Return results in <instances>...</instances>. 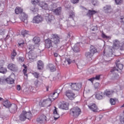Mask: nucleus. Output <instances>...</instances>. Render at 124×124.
Returning <instances> with one entry per match:
<instances>
[{"label":"nucleus","mask_w":124,"mask_h":124,"mask_svg":"<svg viewBox=\"0 0 124 124\" xmlns=\"http://www.w3.org/2000/svg\"><path fill=\"white\" fill-rule=\"evenodd\" d=\"M31 117L32 115L31 111L27 112L23 110L19 116V120L21 121V122H25L26 119L30 120V119H31Z\"/></svg>","instance_id":"obj_1"},{"label":"nucleus","mask_w":124,"mask_h":124,"mask_svg":"<svg viewBox=\"0 0 124 124\" xmlns=\"http://www.w3.org/2000/svg\"><path fill=\"white\" fill-rule=\"evenodd\" d=\"M81 109L78 107H76L70 109V114L75 118H77L81 114Z\"/></svg>","instance_id":"obj_2"},{"label":"nucleus","mask_w":124,"mask_h":124,"mask_svg":"<svg viewBox=\"0 0 124 124\" xmlns=\"http://www.w3.org/2000/svg\"><path fill=\"white\" fill-rule=\"evenodd\" d=\"M116 71H119V70L117 69L116 67L112 68L110 70V77L112 80H117V79H119V78H120L119 74H118Z\"/></svg>","instance_id":"obj_3"},{"label":"nucleus","mask_w":124,"mask_h":124,"mask_svg":"<svg viewBox=\"0 0 124 124\" xmlns=\"http://www.w3.org/2000/svg\"><path fill=\"white\" fill-rule=\"evenodd\" d=\"M28 49L29 50H30V51L26 54V57L28 56L29 60L31 62H33L34 61V57H32L31 53V51H32L34 49V45H32L31 44L29 45Z\"/></svg>","instance_id":"obj_4"},{"label":"nucleus","mask_w":124,"mask_h":124,"mask_svg":"<svg viewBox=\"0 0 124 124\" xmlns=\"http://www.w3.org/2000/svg\"><path fill=\"white\" fill-rule=\"evenodd\" d=\"M0 84H4V83H7V84H14L15 80L14 79L11 78L10 77L7 78H0Z\"/></svg>","instance_id":"obj_5"},{"label":"nucleus","mask_w":124,"mask_h":124,"mask_svg":"<svg viewBox=\"0 0 124 124\" xmlns=\"http://www.w3.org/2000/svg\"><path fill=\"white\" fill-rule=\"evenodd\" d=\"M51 39L54 44H59L60 43V36L57 34H52L51 35Z\"/></svg>","instance_id":"obj_6"},{"label":"nucleus","mask_w":124,"mask_h":124,"mask_svg":"<svg viewBox=\"0 0 124 124\" xmlns=\"http://www.w3.org/2000/svg\"><path fill=\"white\" fill-rule=\"evenodd\" d=\"M70 86H71L72 90L74 91H79L82 88L81 83H71Z\"/></svg>","instance_id":"obj_7"},{"label":"nucleus","mask_w":124,"mask_h":124,"mask_svg":"<svg viewBox=\"0 0 124 124\" xmlns=\"http://www.w3.org/2000/svg\"><path fill=\"white\" fill-rule=\"evenodd\" d=\"M65 94L68 98L71 100H73V99L76 97V96H75V93H74L71 90L66 91L65 92Z\"/></svg>","instance_id":"obj_8"},{"label":"nucleus","mask_w":124,"mask_h":124,"mask_svg":"<svg viewBox=\"0 0 124 124\" xmlns=\"http://www.w3.org/2000/svg\"><path fill=\"white\" fill-rule=\"evenodd\" d=\"M103 11L106 14H110L112 13V6L110 5H106L103 8Z\"/></svg>","instance_id":"obj_9"},{"label":"nucleus","mask_w":124,"mask_h":124,"mask_svg":"<svg viewBox=\"0 0 124 124\" xmlns=\"http://www.w3.org/2000/svg\"><path fill=\"white\" fill-rule=\"evenodd\" d=\"M9 111L10 113L13 114H15L18 111V107L17 105L15 104H12L11 105V106L9 108Z\"/></svg>","instance_id":"obj_10"},{"label":"nucleus","mask_w":124,"mask_h":124,"mask_svg":"<svg viewBox=\"0 0 124 124\" xmlns=\"http://www.w3.org/2000/svg\"><path fill=\"white\" fill-rule=\"evenodd\" d=\"M53 41L51 40L50 39H47L45 40V47L47 49H49V48H51V47H53Z\"/></svg>","instance_id":"obj_11"},{"label":"nucleus","mask_w":124,"mask_h":124,"mask_svg":"<svg viewBox=\"0 0 124 124\" xmlns=\"http://www.w3.org/2000/svg\"><path fill=\"white\" fill-rule=\"evenodd\" d=\"M95 97L98 100L103 99L105 97L104 93H102L101 91H98L96 93Z\"/></svg>","instance_id":"obj_12"},{"label":"nucleus","mask_w":124,"mask_h":124,"mask_svg":"<svg viewBox=\"0 0 124 124\" xmlns=\"http://www.w3.org/2000/svg\"><path fill=\"white\" fill-rule=\"evenodd\" d=\"M37 69L38 70H42L44 68V63L41 60H39L37 62Z\"/></svg>","instance_id":"obj_13"},{"label":"nucleus","mask_w":124,"mask_h":124,"mask_svg":"<svg viewBox=\"0 0 124 124\" xmlns=\"http://www.w3.org/2000/svg\"><path fill=\"white\" fill-rule=\"evenodd\" d=\"M20 19L21 21H22V22H24V23H27L28 22V20H27V19H28V15H27V14H26L25 13L22 12L21 14Z\"/></svg>","instance_id":"obj_14"},{"label":"nucleus","mask_w":124,"mask_h":124,"mask_svg":"<svg viewBox=\"0 0 124 124\" xmlns=\"http://www.w3.org/2000/svg\"><path fill=\"white\" fill-rule=\"evenodd\" d=\"M58 91L59 89H57L53 93H50V94L49 95V97H50L51 96V97H52L53 100H55V99H56V98H57L58 96H59V94L60 93V92H59Z\"/></svg>","instance_id":"obj_15"},{"label":"nucleus","mask_w":124,"mask_h":124,"mask_svg":"<svg viewBox=\"0 0 124 124\" xmlns=\"http://www.w3.org/2000/svg\"><path fill=\"white\" fill-rule=\"evenodd\" d=\"M48 102H49L50 104L48 105V107H50V106H51V103H52V99L50 98L46 100H44L43 102H40L39 105H41V106H43V105L42 104H45V103L47 104Z\"/></svg>","instance_id":"obj_16"},{"label":"nucleus","mask_w":124,"mask_h":124,"mask_svg":"<svg viewBox=\"0 0 124 124\" xmlns=\"http://www.w3.org/2000/svg\"><path fill=\"white\" fill-rule=\"evenodd\" d=\"M80 45H79V43H77L75 45L74 47L72 48L73 50L75 53H79L80 52Z\"/></svg>","instance_id":"obj_17"},{"label":"nucleus","mask_w":124,"mask_h":124,"mask_svg":"<svg viewBox=\"0 0 124 124\" xmlns=\"http://www.w3.org/2000/svg\"><path fill=\"white\" fill-rule=\"evenodd\" d=\"M54 19H55V17L52 15L47 14L46 16V21L49 22V23H52V21H53Z\"/></svg>","instance_id":"obj_18"},{"label":"nucleus","mask_w":124,"mask_h":124,"mask_svg":"<svg viewBox=\"0 0 124 124\" xmlns=\"http://www.w3.org/2000/svg\"><path fill=\"white\" fill-rule=\"evenodd\" d=\"M88 107L90 109V110L93 111V112H98V108H97V106H96V105L94 104H93L91 106H89Z\"/></svg>","instance_id":"obj_19"},{"label":"nucleus","mask_w":124,"mask_h":124,"mask_svg":"<svg viewBox=\"0 0 124 124\" xmlns=\"http://www.w3.org/2000/svg\"><path fill=\"white\" fill-rule=\"evenodd\" d=\"M120 44L121 43L118 40H115L113 41V48H114V49H119Z\"/></svg>","instance_id":"obj_20"},{"label":"nucleus","mask_w":124,"mask_h":124,"mask_svg":"<svg viewBox=\"0 0 124 124\" xmlns=\"http://www.w3.org/2000/svg\"><path fill=\"white\" fill-rule=\"evenodd\" d=\"M41 21H42V17L39 16H35L33 19V23H36L37 24L40 23Z\"/></svg>","instance_id":"obj_21"},{"label":"nucleus","mask_w":124,"mask_h":124,"mask_svg":"<svg viewBox=\"0 0 124 124\" xmlns=\"http://www.w3.org/2000/svg\"><path fill=\"white\" fill-rule=\"evenodd\" d=\"M53 13L57 16H60L62 13V7H59L53 11Z\"/></svg>","instance_id":"obj_22"},{"label":"nucleus","mask_w":124,"mask_h":124,"mask_svg":"<svg viewBox=\"0 0 124 124\" xmlns=\"http://www.w3.org/2000/svg\"><path fill=\"white\" fill-rule=\"evenodd\" d=\"M47 67L49 68L51 72H54V71H56V70H57V69H56V66L52 63H49L47 64Z\"/></svg>","instance_id":"obj_23"},{"label":"nucleus","mask_w":124,"mask_h":124,"mask_svg":"<svg viewBox=\"0 0 124 124\" xmlns=\"http://www.w3.org/2000/svg\"><path fill=\"white\" fill-rule=\"evenodd\" d=\"M39 5L40 7H42V8L45 10H48V4L44 2H41Z\"/></svg>","instance_id":"obj_24"},{"label":"nucleus","mask_w":124,"mask_h":124,"mask_svg":"<svg viewBox=\"0 0 124 124\" xmlns=\"http://www.w3.org/2000/svg\"><path fill=\"white\" fill-rule=\"evenodd\" d=\"M95 13H96V11L95 10H89L86 14V16L91 18V17H92L93 15H94V14H95Z\"/></svg>","instance_id":"obj_25"},{"label":"nucleus","mask_w":124,"mask_h":124,"mask_svg":"<svg viewBox=\"0 0 124 124\" xmlns=\"http://www.w3.org/2000/svg\"><path fill=\"white\" fill-rule=\"evenodd\" d=\"M55 109L53 110V114L54 115V120L57 121L60 118V115H59V113H58V111L57 110V108L55 107Z\"/></svg>","instance_id":"obj_26"},{"label":"nucleus","mask_w":124,"mask_h":124,"mask_svg":"<svg viewBox=\"0 0 124 124\" xmlns=\"http://www.w3.org/2000/svg\"><path fill=\"white\" fill-rule=\"evenodd\" d=\"M8 68H9L10 70H12V71H17V68H16L14 64H9L8 66Z\"/></svg>","instance_id":"obj_27"},{"label":"nucleus","mask_w":124,"mask_h":124,"mask_svg":"<svg viewBox=\"0 0 124 124\" xmlns=\"http://www.w3.org/2000/svg\"><path fill=\"white\" fill-rule=\"evenodd\" d=\"M116 65L117 68L120 69V70L122 71V69H124V64L120 63V61H116Z\"/></svg>","instance_id":"obj_28"},{"label":"nucleus","mask_w":124,"mask_h":124,"mask_svg":"<svg viewBox=\"0 0 124 124\" xmlns=\"http://www.w3.org/2000/svg\"><path fill=\"white\" fill-rule=\"evenodd\" d=\"M90 52L93 55L94 54H95V53L97 52V49H96V47H94V46H91Z\"/></svg>","instance_id":"obj_29"},{"label":"nucleus","mask_w":124,"mask_h":124,"mask_svg":"<svg viewBox=\"0 0 124 124\" xmlns=\"http://www.w3.org/2000/svg\"><path fill=\"white\" fill-rule=\"evenodd\" d=\"M3 105L6 108H9L11 106V104H10V102H9V101H8V100H6V101H5L3 102Z\"/></svg>","instance_id":"obj_30"},{"label":"nucleus","mask_w":124,"mask_h":124,"mask_svg":"<svg viewBox=\"0 0 124 124\" xmlns=\"http://www.w3.org/2000/svg\"><path fill=\"white\" fill-rule=\"evenodd\" d=\"M60 108L63 110H67L68 109V103H65L64 104H62L60 106Z\"/></svg>","instance_id":"obj_31"},{"label":"nucleus","mask_w":124,"mask_h":124,"mask_svg":"<svg viewBox=\"0 0 124 124\" xmlns=\"http://www.w3.org/2000/svg\"><path fill=\"white\" fill-rule=\"evenodd\" d=\"M23 10V9L21 8V7H17L15 9V13L16 14H22Z\"/></svg>","instance_id":"obj_32"},{"label":"nucleus","mask_w":124,"mask_h":124,"mask_svg":"<svg viewBox=\"0 0 124 124\" xmlns=\"http://www.w3.org/2000/svg\"><path fill=\"white\" fill-rule=\"evenodd\" d=\"M33 41L35 45H36V44H38L40 42V38L39 37H35L33 39Z\"/></svg>","instance_id":"obj_33"},{"label":"nucleus","mask_w":124,"mask_h":124,"mask_svg":"<svg viewBox=\"0 0 124 124\" xmlns=\"http://www.w3.org/2000/svg\"><path fill=\"white\" fill-rule=\"evenodd\" d=\"M30 10L33 13H35V12H38L39 9L38 8H35L34 6H31L30 8Z\"/></svg>","instance_id":"obj_34"},{"label":"nucleus","mask_w":124,"mask_h":124,"mask_svg":"<svg viewBox=\"0 0 124 124\" xmlns=\"http://www.w3.org/2000/svg\"><path fill=\"white\" fill-rule=\"evenodd\" d=\"M7 72V69L6 68H4L3 67H0V73H2V74H5Z\"/></svg>","instance_id":"obj_35"},{"label":"nucleus","mask_w":124,"mask_h":124,"mask_svg":"<svg viewBox=\"0 0 124 124\" xmlns=\"http://www.w3.org/2000/svg\"><path fill=\"white\" fill-rule=\"evenodd\" d=\"M85 56L86 58H88V59H92V57L93 56V54L90 51L86 52Z\"/></svg>","instance_id":"obj_36"},{"label":"nucleus","mask_w":124,"mask_h":124,"mask_svg":"<svg viewBox=\"0 0 124 124\" xmlns=\"http://www.w3.org/2000/svg\"><path fill=\"white\" fill-rule=\"evenodd\" d=\"M27 34H29V31L26 30H23L21 31V35L23 37H25V35H27Z\"/></svg>","instance_id":"obj_37"},{"label":"nucleus","mask_w":124,"mask_h":124,"mask_svg":"<svg viewBox=\"0 0 124 124\" xmlns=\"http://www.w3.org/2000/svg\"><path fill=\"white\" fill-rule=\"evenodd\" d=\"M17 55V52H16V50L15 49H13V51L12 52L11 54V59L12 60H14V58L16 57V55Z\"/></svg>","instance_id":"obj_38"},{"label":"nucleus","mask_w":124,"mask_h":124,"mask_svg":"<svg viewBox=\"0 0 124 124\" xmlns=\"http://www.w3.org/2000/svg\"><path fill=\"white\" fill-rule=\"evenodd\" d=\"M64 62H67L68 64H70L72 62H75V60L72 61L70 59H67L64 61Z\"/></svg>","instance_id":"obj_39"},{"label":"nucleus","mask_w":124,"mask_h":124,"mask_svg":"<svg viewBox=\"0 0 124 124\" xmlns=\"http://www.w3.org/2000/svg\"><path fill=\"white\" fill-rule=\"evenodd\" d=\"M36 121L37 122V123H38L39 124H45V123H46V121H45L43 120H42L41 119H40V117L38 118L36 120Z\"/></svg>","instance_id":"obj_40"},{"label":"nucleus","mask_w":124,"mask_h":124,"mask_svg":"<svg viewBox=\"0 0 124 124\" xmlns=\"http://www.w3.org/2000/svg\"><path fill=\"white\" fill-rule=\"evenodd\" d=\"M40 119H41L42 120H44L45 122H47V117H46V116L44 115V114L41 115L40 117H39Z\"/></svg>","instance_id":"obj_41"},{"label":"nucleus","mask_w":124,"mask_h":124,"mask_svg":"<svg viewBox=\"0 0 124 124\" xmlns=\"http://www.w3.org/2000/svg\"><path fill=\"white\" fill-rule=\"evenodd\" d=\"M113 55V52L112 51V49H109V52L107 53V56L108 57H112V55Z\"/></svg>","instance_id":"obj_42"},{"label":"nucleus","mask_w":124,"mask_h":124,"mask_svg":"<svg viewBox=\"0 0 124 124\" xmlns=\"http://www.w3.org/2000/svg\"><path fill=\"white\" fill-rule=\"evenodd\" d=\"M109 102L111 105H115V104H116V100L113 98L110 99Z\"/></svg>","instance_id":"obj_43"},{"label":"nucleus","mask_w":124,"mask_h":124,"mask_svg":"<svg viewBox=\"0 0 124 124\" xmlns=\"http://www.w3.org/2000/svg\"><path fill=\"white\" fill-rule=\"evenodd\" d=\"M111 94V92L109 91H106L104 93V95H107V96H109Z\"/></svg>","instance_id":"obj_44"},{"label":"nucleus","mask_w":124,"mask_h":124,"mask_svg":"<svg viewBox=\"0 0 124 124\" xmlns=\"http://www.w3.org/2000/svg\"><path fill=\"white\" fill-rule=\"evenodd\" d=\"M119 49H120V50L121 51L124 50V43H120Z\"/></svg>","instance_id":"obj_45"},{"label":"nucleus","mask_w":124,"mask_h":124,"mask_svg":"<svg viewBox=\"0 0 124 124\" xmlns=\"http://www.w3.org/2000/svg\"><path fill=\"white\" fill-rule=\"evenodd\" d=\"M75 17V13L73 12H72L70 15H69V18H72L73 20H74V18Z\"/></svg>","instance_id":"obj_46"},{"label":"nucleus","mask_w":124,"mask_h":124,"mask_svg":"<svg viewBox=\"0 0 124 124\" xmlns=\"http://www.w3.org/2000/svg\"><path fill=\"white\" fill-rule=\"evenodd\" d=\"M116 4L119 5L123 3V0H115Z\"/></svg>","instance_id":"obj_47"},{"label":"nucleus","mask_w":124,"mask_h":124,"mask_svg":"<svg viewBox=\"0 0 124 124\" xmlns=\"http://www.w3.org/2000/svg\"><path fill=\"white\" fill-rule=\"evenodd\" d=\"M18 60L19 62H23L25 61V57H18Z\"/></svg>","instance_id":"obj_48"},{"label":"nucleus","mask_w":124,"mask_h":124,"mask_svg":"<svg viewBox=\"0 0 124 124\" xmlns=\"http://www.w3.org/2000/svg\"><path fill=\"white\" fill-rule=\"evenodd\" d=\"M92 4H93V5H94V6H95L96 5H98V2L96 0H93L92 1Z\"/></svg>","instance_id":"obj_49"},{"label":"nucleus","mask_w":124,"mask_h":124,"mask_svg":"<svg viewBox=\"0 0 124 124\" xmlns=\"http://www.w3.org/2000/svg\"><path fill=\"white\" fill-rule=\"evenodd\" d=\"M39 2V0H31V3L32 4H36V3H38Z\"/></svg>","instance_id":"obj_50"},{"label":"nucleus","mask_w":124,"mask_h":124,"mask_svg":"<svg viewBox=\"0 0 124 124\" xmlns=\"http://www.w3.org/2000/svg\"><path fill=\"white\" fill-rule=\"evenodd\" d=\"M33 75L34 76L35 78H39V74L36 72H35L33 74Z\"/></svg>","instance_id":"obj_51"},{"label":"nucleus","mask_w":124,"mask_h":124,"mask_svg":"<svg viewBox=\"0 0 124 124\" xmlns=\"http://www.w3.org/2000/svg\"><path fill=\"white\" fill-rule=\"evenodd\" d=\"M0 34L1 35H4V34H5V30H1L0 31Z\"/></svg>","instance_id":"obj_52"},{"label":"nucleus","mask_w":124,"mask_h":124,"mask_svg":"<svg viewBox=\"0 0 124 124\" xmlns=\"http://www.w3.org/2000/svg\"><path fill=\"white\" fill-rule=\"evenodd\" d=\"M79 0H71V2L72 3L75 4V3H78L79 2Z\"/></svg>","instance_id":"obj_53"},{"label":"nucleus","mask_w":124,"mask_h":124,"mask_svg":"<svg viewBox=\"0 0 124 124\" xmlns=\"http://www.w3.org/2000/svg\"><path fill=\"white\" fill-rule=\"evenodd\" d=\"M38 83H39V80L37 79V80H35L34 85H35V87H37V86H38Z\"/></svg>","instance_id":"obj_54"},{"label":"nucleus","mask_w":124,"mask_h":124,"mask_svg":"<svg viewBox=\"0 0 124 124\" xmlns=\"http://www.w3.org/2000/svg\"><path fill=\"white\" fill-rule=\"evenodd\" d=\"M94 80H99L100 79V76H96L95 77L93 78Z\"/></svg>","instance_id":"obj_55"},{"label":"nucleus","mask_w":124,"mask_h":124,"mask_svg":"<svg viewBox=\"0 0 124 124\" xmlns=\"http://www.w3.org/2000/svg\"><path fill=\"white\" fill-rule=\"evenodd\" d=\"M119 121L121 124H124V117L121 118L120 119H119Z\"/></svg>","instance_id":"obj_56"},{"label":"nucleus","mask_w":124,"mask_h":124,"mask_svg":"<svg viewBox=\"0 0 124 124\" xmlns=\"http://www.w3.org/2000/svg\"><path fill=\"white\" fill-rule=\"evenodd\" d=\"M27 71H28V69H24L23 70V73H24V75L26 76H28V75L26 74Z\"/></svg>","instance_id":"obj_57"},{"label":"nucleus","mask_w":124,"mask_h":124,"mask_svg":"<svg viewBox=\"0 0 124 124\" xmlns=\"http://www.w3.org/2000/svg\"><path fill=\"white\" fill-rule=\"evenodd\" d=\"M91 30L93 31H97V27H96V26L93 27V28H92Z\"/></svg>","instance_id":"obj_58"},{"label":"nucleus","mask_w":124,"mask_h":124,"mask_svg":"<svg viewBox=\"0 0 124 124\" xmlns=\"http://www.w3.org/2000/svg\"><path fill=\"white\" fill-rule=\"evenodd\" d=\"M16 89H17V91H21V85H17Z\"/></svg>","instance_id":"obj_59"},{"label":"nucleus","mask_w":124,"mask_h":124,"mask_svg":"<svg viewBox=\"0 0 124 124\" xmlns=\"http://www.w3.org/2000/svg\"><path fill=\"white\" fill-rule=\"evenodd\" d=\"M102 37H103V38H107V36H106V35H105V34L104 33H102Z\"/></svg>","instance_id":"obj_60"},{"label":"nucleus","mask_w":124,"mask_h":124,"mask_svg":"<svg viewBox=\"0 0 124 124\" xmlns=\"http://www.w3.org/2000/svg\"><path fill=\"white\" fill-rule=\"evenodd\" d=\"M52 8H56L57 7L56 3H54L52 5Z\"/></svg>","instance_id":"obj_61"},{"label":"nucleus","mask_w":124,"mask_h":124,"mask_svg":"<svg viewBox=\"0 0 124 124\" xmlns=\"http://www.w3.org/2000/svg\"><path fill=\"white\" fill-rule=\"evenodd\" d=\"M67 4H65V6L66 8H70V5L68 4V5H66Z\"/></svg>","instance_id":"obj_62"},{"label":"nucleus","mask_w":124,"mask_h":124,"mask_svg":"<svg viewBox=\"0 0 124 124\" xmlns=\"http://www.w3.org/2000/svg\"><path fill=\"white\" fill-rule=\"evenodd\" d=\"M80 7H81V8H82V9H83V10H85L88 11V9H87V8H85V7H84V6H81Z\"/></svg>","instance_id":"obj_63"},{"label":"nucleus","mask_w":124,"mask_h":124,"mask_svg":"<svg viewBox=\"0 0 124 124\" xmlns=\"http://www.w3.org/2000/svg\"><path fill=\"white\" fill-rule=\"evenodd\" d=\"M23 67L24 68V69H28V66H27L25 64L23 65Z\"/></svg>","instance_id":"obj_64"}]
</instances>
